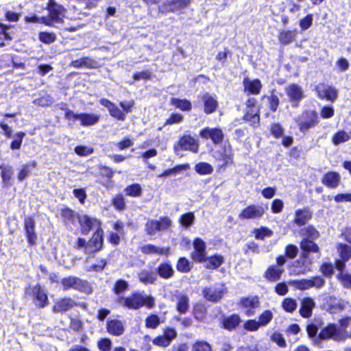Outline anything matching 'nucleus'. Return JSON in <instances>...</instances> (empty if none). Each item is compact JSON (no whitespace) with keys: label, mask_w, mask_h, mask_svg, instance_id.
Returning <instances> with one entry per match:
<instances>
[{"label":"nucleus","mask_w":351,"mask_h":351,"mask_svg":"<svg viewBox=\"0 0 351 351\" xmlns=\"http://www.w3.org/2000/svg\"><path fill=\"white\" fill-rule=\"evenodd\" d=\"M265 213L263 207L252 204L244 208L239 215L241 219H256L261 218Z\"/></svg>","instance_id":"13"},{"label":"nucleus","mask_w":351,"mask_h":351,"mask_svg":"<svg viewBox=\"0 0 351 351\" xmlns=\"http://www.w3.org/2000/svg\"><path fill=\"white\" fill-rule=\"evenodd\" d=\"M176 302V310L181 314H185L189 308V298L186 294L178 291L173 295Z\"/></svg>","instance_id":"20"},{"label":"nucleus","mask_w":351,"mask_h":351,"mask_svg":"<svg viewBox=\"0 0 351 351\" xmlns=\"http://www.w3.org/2000/svg\"><path fill=\"white\" fill-rule=\"evenodd\" d=\"M78 219L82 228V232L84 234H87L94 227L99 226V222L96 219L91 218L86 215L79 216Z\"/></svg>","instance_id":"23"},{"label":"nucleus","mask_w":351,"mask_h":351,"mask_svg":"<svg viewBox=\"0 0 351 351\" xmlns=\"http://www.w3.org/2000/svg\"><path fill=\"white\" fill-rule=\"evenodd\" d=\"M193 313L195 319L202 321L206 316V308L203 304L197 303L193 306Z\"/></svg>","instance_id":"42"},{"label":"nucleus","mask_w":351,"mask_h":351,"mask_svg":"<svg viewBox=\"0 0 351 351\" xmlns=\"http://www.w3.org/2000/svg\"><path fill=\"white\" fill-rule=\"evenodd\" d=\"M36 165V162L33 161L31 165L29 164H25L23 165L21 169L19 170V172L18 173V180L19 181H23L25 178H27L31 171V167H35Z\"/></svg>","instance_id":"41"},{"label":"nucleus","mask_w":351,"mask_h":351,"mask_svg":"<svg viewBox=\"0 0 351 351\" xmlns=\"http://www.w3.org/2000/svg\"><path fill=\"white\" fill-rule=\"evenodd\" d=\"M315 306V301L311 298H304L301 302L300 314L304 318H308L312 315L313 309Z\"/></svg>","instance_id":"26"},{"label":"nucleus","mask_w":351,"mask_h":351,"mask_svg":"<svg viewBox=\"0 0 351 351\" xmlns=\"http://www.w3.org/2000/svg\"><path fill=\"white\" fill-rule=\"evenodd\" d=\"M260 327L258 322L254 319L247 320L244 324V328L249 331H256Z\"/></svg>","instance_id":"63"},{"label":"nucleus","mask_w":351,"mask_h":351,"mask_svg":"<svg viewBox=\"0 0 351 351\" xmlns=\"http://www.w3.org/2000/svg\"><path fill=\"white\" fill-rule=\"evenodd\" d=\"M176 268L179 271L186 273L189 272L191 267L189 261L186 258H180L177 263Z\"/></svg>","instance_id":"54"},{"label":"nucleus","mask_w":351,"mask_h":351,"mask_svg":"<svg viewBox=\"0 0 351 351\" xmlns=\"http://www.w3.org/2000/svg\"><path fill=\"white\" fill-rule=\"evenodd\" d=\"M25 234L29 245H35L37 240V235L35 232V222L32 217H26L24 221Z\"/></svg>","instance_id":"18"},{"label":"nucleus","mask_w":351,"mask_h":351,"mask_svg":"<svg viewBox=\"0 0 351 351\" xmlns=\"http://www.w3.org/2000/svg\"><path fill=\"white\" fill-rule=\"evenodd\" d=\"M300 234L304 237V239L309 240H315L319 237V232L312 226H308L302 228Z\"/></svg>","instance_id":"35"},{"label":"nucleus","mask_w":351,"mask_h":351,"mask_svg":"<svg viewBox=\"0 0 351 351\" xmlns=\"http://www.w3.org/2000/svg\"><path fill=\"white\" fill-rule=\"evenodd\" d=\"M283 269L273 265L269 267L265 273V277L270 281H276L280 279Z\"/></svg>","instance_id":"33"},{"label":"nucleus","mask_w":351,"mask_h":351,"mask_svg":"<svg viewBox=\"0 0 351 351\" xmlns=\"http://www.w3.org/2000/svg\"><path fill=\"white\" fill-rule=\"evenodd\" d=\"M313 241V240H309L308 239H303L300 242V247L302 250V257L305 259L304 263H305L308 258V253H317L319 252V247ZM304 265V268L301 271H298V274H305L311 271V263Z\"/></svg>","instance_id":"6"},{"label":"nucleus","mask_w":351,"mask_h":351,"mask_svg":"<svg viewBox=\"0 0 351 351\" xmlns=\"http://www.w3.org/2000/svg\"><path fill=\"white\" fill-rule=\"evenodd\" d=\"M127 195L131 197H141L142 195V188L138 184H133L125 189Z\"/></svg>","instance_id":"44"},{"label":"nucleus","mask_w":351,"mask_h":351,"mask_svg":"<svg viewBox=\"0 0 351 351\" xmlns=\"http://www.w3.org/2000/svg\"><path fill=\"white\" fill-rule=\"evenodd\" d=\"M61 283L64 290L73 289L86 293H90L92 288L90 284L86 281L75 276H68L61 280Z\"/></svg>","instance_id":"4"},{"label":"nucleus","mask_w":351,"mask_h":351,"mask_svg":"<svg viewBox=\"0 0 351 351\" xmlns=\"http://www.w3.org/2000/svg\"><path fill=\"white\" fill-rule=\"evenodd\" d=\"M49 15L42 17V23L47 25H53L55 23H62L65 14L64 8L56 3H48Z\"/></svg>","instance_id":"3"},{"label":"nucleus","mask_w":351,"mask_h":351,"mask_svg":"<svg viewBox=\"0 0 351 351\" xmlns=\"http://www.w3.org/2000/svg\"><path fill=\"white\" fill-rule=\"evenodd\" d=\"M119 302L129 309L137 310L143 306L151 308L155 305V300L151 295H144L141 293L135 292L128 297H121Z\"/></svg>","instance_id":"1"},{"label":"nucleus","mask_w":351,"mask_h":351,"mask_svg":"<svg viewBox=\"0 0 351 351\" xmlns=\"http://www.w3.org/2000/svg\"><path fill=\"white\" fill-rule=\"evenodd\" d=\"M38 38L41 42L46 44H50L56 40V36L53 33L40 32L39 34Z\"/></svg>","instance_id":"56"},{"label":"nucleus","mask_w":351,"mask_h":351,"mask_svg":"<svg viewBox=\"0 0 351 351\" xmlns=\"http://www.w3.org/2000/svg\"><path fill=\"white\" fill-rule=\"evenodd\" d=\"M316 91L320 99H326L328 101H333L337 97V90L326 84H319L316 87Z\"/></svg>","instance_id":"16"},{"label":"nucleus","mask_w":351,"mask_h":351,"mask_svg":"<svg viewBox=\"0 0 351 351\" xmlns=\"http://www.w3.org/2000/svg\"><path fill=\"white\" fill-rule=\"evenodd\" d=\"M103 230L98 228L86 246V253L93 254L101 250L103 245Z\"/></svg>","instance_id":"12"},{"label":"nucleus","mask_w":351,"mask_h":351,"mask_svg":"<svg viewBox=\"0 0 351 351\" xmlns=\"http://www.w3.org/2000/svg\"><path fill=\"white\" fill-rule=\"evenodd\" d=\"M171 220L167 217H162L159 221L149 219L145 224V231L149 235H154L158 231L167 230L171 226Z\"/></svg>","instance_id":"7"},{"label":"nucleus","mask_w":351,"mask_h":351,"mask_svg":"<svg viewBox=\"0 0 351 351\" xmlns=\"http://www.w3.org/2000/svg\"><path fill=\"white\" fill-rule=\"evenodd\" d=\"M171 104L176 108L184 111H189L191 109V104L187 99H180L177 98H171Z\"/></svg>","instance_id":"40"},{"label":"nucleus","mask_w":351,"mask_h":351,"mask_svg":"<svg viewBox=\"0 0 351 351\" xmlns=\"http://www.w3.org/2000/svg\"><path fill=\"white\" fill-rule=\"evenodd\" d=\"M25 293L27 295L32 293L34 298L36 305L40 308L45 306L48 304L47 295L39 285H36L32 288L30 287L27 288Z\"/></svg>","instance_id":"10"},{"label":"nucleus","mask_w":351,"mask_h":351,"mask_svg":"<svg viewBox=\"0 0 351 351\" xmlns=\"http://www.w3.org/2000/svg\"><path fill=\"white\" fill-rule=\"evenodd\" d=\"M335 332L336 328L334 325H330L323 328L319 333L317 338L315 339V344L318 346L320 341L332 338L335 334Z\"/></svg>","instance_id":"30"},{"label":"nucleus","mask_w":351,"mask_h":351,"mask_svg":"<svg viewBox=\"0 0 351 351\" xmlns=\"http://www.w3.org/2000/svg\"><path fill=\"white\" fill-rule=\"evenodd\" d=\"M202 100L204 101V110L205 113L211 114L216 110L218 106V102L215 97L208 93H206L203 95Z\"/></svg>","instance_id":"28"},{"label":"nucleus","mask_w":351,"mask_h":351,"mask_svg":"<svg viewBox=\"0 0 351 351\" xmlns=\"http://www.w3.org/2000/svg\"><path fill=\"white\" fill-rule=\"evenodd\" d=\"M322 182L328 188L335 189L341 182V176L335 171L327 172L324 175Z\"/></svg>","instance_id":"22"},{"label":"nucleus","mask_w":351,"mask_h":351,"mask_svg":"<svg viewBox=\"0 0 351 351\" xmlns=\"http://www.w3.org/2000/svg\"><path fill=\"white\" fill-rule=\"evenodd\" d=\"M191 351H212V349L206 341H197L193 344Z\"/></svg>","instance_id":"49"},{"label":"nucleus","mask_w":351,"mask_h":351,"mask_svg":"<svg viewBox=\"0 0 351 351\" xmlns=\"http://www.w3.org/2000/svg\"><path fill=\"white\" fill-rule=\"evenodd\" d=\"M223 258L222 256L215 255L209 258H206V268L209 269H215L218 268L223 263Z\"/></svg>","instance_id":"38"},{"label":"nucleus","mask_w":351,"mask_h":351,"mask_svg":"<svg viewBox=\"0 0 351 351\" xmlns=\"http://www.w3.org/2000/svg\"><path fill=\"white\" fill-rule=\"evenodd\" d=\"M313 20V17L311 14L300 19L299 25L301 29L303 31L308 29L312 25Z\"/></svg>","instance_id":"58"},{"label":"nucleus","mask_w":351,"mask_h":351,"mask_svg":"<svg viewBox=\"0 0 351 351\" xmlns=\"http://www.w3.org/2000/svg\"><path fill=\"white\" fill-rule=\"evenodd\" d=\"M157 273L160 277L164 279H169L173 276L174 270L169 263H164L158 267Z\"/></svg>","instance_id":"31"},{"label":"nucleus","mask_w":351,"mask_h":351,"mask_svg":"<svg viewBox=\"0 0 351 351\" xmlns=\"http://www.w3.org/2000/svg\"><path fill=\"white\" fill-rule=\"evenodd\" d=\"M285 5L287 7L288 12L291 14L300 11L301 8L300 5L295 3L293 0H286Z\"/></svg>","instance_id":"62"},{"label":"nucleus","mask_w":351,"mask_h":351,"mask_svg":"<svg viewBox=\"0 0 351 351\" xmlns=\"http://www.w3.org/2000/svg\"><path fill=\"white\" fill-rule=\"evenodd\" d=\"M271 340L276 343L280 347H286V341L282 334L275 332L271 337Z\"/></svg>","instance_id":"59"},{"label":"nucleus","mask_w":351,"mask_h":351,"mask_svg":"<svg viewBox=\"0 0 351 351\" xmlns=\"http://www.w3.org/2000/svg\"><path fill=\"white\" fill-rule=\"evenodd\" d=\"M195 221V215L193 213L189 212L182 215L180 218V223L184 227L187 228L193 224Z\"/></svg>","instance_id":"47"},{"label":"nucleus","mask_w":351,"mask_h":351,"mask_svg":"<svg viewBox=\"0 0 351 351\" xmlns=\"http://www.w3.org/2000/svg\"><path fill=\"white\" fill-rule=\"evenodd\" d=\"M192 0H165L158 5V11L162 14L168 12L181 13L191 3Z\"/></svg>","instance_id":"5"},{"label":"nucleus","mask_w":351,"mask_h":351,"mask_svg":"<svg viewBox=\"0 0 351 351\" xmlns=\"http://www.w3.org/2000/svg\"><path fill=\"white\" fill-rule=\"evenodd\" d=\"M299 130L302 133H306L308 130L315 128L319 123L317 112L314 110H304L295 119Z\"/></svg>","instance_id":"2"},{"label":"nucleus","mask_w":351,"mask_h":351,"mask_svg":"<svg viewBox=\"0 0 351 351\" xmlns=\"http://www.w3.org/2000/svg\"><path fill=\"white\" fill-rule=\"evenodd\" d=\"M339 278L344 287L351 288V274L341 273Z\"/></svg>","instance_id":"64"},{"label":"nucleus","mask_w":351,"mask_h":351,"mask_svg":"<svg viewBox=\"0 0 351 351\" xmlns=\"http://www.w3.org/2000/svg\"><path fill=\"white\" fill-rule=\"evenodd\" d=\"M107 262L104 258H100L97 263L93 264L88 268V271H101L106 267Z\"/></svg>","instance_id":"60"},{"label":"nucleus","mask_w":351,"mask_h":351,"mask_svg":"<svg viewBox=\"0 0 351 351\" xmlns=\"http://www.w3.org/2000/svg\"><path fill=\"white\" fill-rule=\"evenodd\" d=\"M82 126H90L96 124L100 119V116L93 113H80L77 116Z\"/></svg>","instance_id":"27"},{"label":"nucleus","mask_w":351,"mask_h":351,"mask_svg":"<svg viewBox=\"0 0 351 351\" xmlns=\"http://www.w3.org/2000/svg\"><path fill=\"white\" fill-rule=\"evenodd\" d=\"M243 119L251 123L254 127H256L259 123V116L256 112H247L243 117Z\"/></svg>","instance_id":"55"},{"label":"nucleus","mask_w":351,"mask_h":351,"mask_svg":"<svg viewBox=\"0 0 351 351\" xmlns=\"http://www.w3.org/2000/svg\"><path fill=\"white\" fill-rule=\"evenodd\" d=\"M233 152L231 145L225 143L219 152H216L214 157L218 160L223 162V165L226 166L228 164L233 163Z\"/></svg>","instance_id":"15"},{"label":"nucleus","mask_w":351,"mask_h":351,"mask_svg":"<svg viewBox=\"0 0 351 351\" xmlns=\"http://www.w3.org/2000/svg\"><path fill=\"white\" fill-rule=\"evenodd\" d=\"M138 276L139 280L145 285L154 284L157 279L156 276L152 271L145 269L141 271Z\"/></svg>","instance_id":"36"},{"label":"nucleus","mask_w":351,"mask_h":351,"mask_svg":"<svg viewBox=\"0 0 351 351\" xmlns=\"http://www.w3.org/2000/svg\"><path fill=\"white\" fill-rule=\"evenodd\" d=\"M227 290L224 285H219L212 287H205L202 289V294L204 298L212 302H219L226 293Z\"/></svg>","instance_id":"8"},{"label":"nucleus","mask_w":351,"mask_h":351,"mask_svg":"<svg viewBox=\"0 0 351 351\" xmlns=\"http://www.w3.org/2000/svg\"><path fill=\"white\" fill-rule=\"evenodd\" d=\"M338 250L343 261H348L351 257V247L348 245L343 243L339 244Z\"/></svg>","instance_id":"48"},{"label":"nucleus","mask_w":351,"mask_h":351,"mask_svg":"<svg viewBox=\"0 0 351 351\" xmlns=\"http://www.w3.org/2000/svg\"><path fill=\"white\" fill-rule=\"evenodd\" d=\"M0 169L3 183L8 184L13 173L12 167L1 165Z\"/></svg>","instance_id":"51"},{"label":"nucleus","mask_w":351,"mask_h":351,"mask_svg":"<svg viewBox=\"0 0 351 351\" xmlns=\"http://www.w3.org/2000/svg\"><path fill=\"white\" fill-rule=\"evenodd\" d=\"M241 322L240 317L238 315L233 314L223 319V328L232 330L234 329Z\"/></svg>","instance_id":"34"},{"label":"nucleus","mask_w":351,"mask_h":351,"mask_svg":"<svg viewBox=\"0 0 351 351\" xmlns=\"http://www.w3.org/2000/svg\"><path fill=\"white\" fill-rule=\"evenodd\" d=\"M107 331L114 336H120L125 331V326L122 321L113 319H108L106 324Z\"/></svg>","instance_id":"24"},{"label":"nucleus","mask_w":351,"mask_h":351,"mask_svg":"<svg viewBox=\"0 0 351 351\" xmlns=\"http://www.w3.org/2000/svg\"><path fill=\"white\" fill-rule=\"evenodd\" d=\"M95 61L88 57H84L80 60H73L70 66L74 68H91L95 64Z\"/></svg>","instance_id":"37"},{"label":"nucleus","mask_w":351,"mask_h":351,"mask_svg":"<svg viewBox=\"0 0 351 351\" xmlns=\"http://www.w3.org/2000/svg\"><path fill=\"white\" fill-rule=\"evenodd\" d=\"M291 284L300 290H306L312 287L320 289L324 285L325 280L320 276H314L311 279L293 280Z\"/></svg>","instance_id":"9"},{"label":"nucleus","mask_w":351,"mask_h":351,"mask_svg":"<svg viewBox=\"0 0 351 351\" xmlns=\"http://www.w3.org/2000/svg\"><path fill=\"white\" fill-rule=\"evenodd\" d=\"M350 139V136L343 130H340L337 132L332 137V143L338 145L341 143H345Z\"/></svg>","instance_id":"45"},{"label":"nucleus","mask_w":351,"mask_h":351,"mask_svg":"<svg viewBox=\"0 0 351 351\" xmlns=\"http://www.w3.org/2000/svg\"><path fill=\"white\" fill-rule=\"evenodd\" d=\"M180 145L182 149L190 150L197 153L199 149L198 141L190 135H185L180 140Z\"/></svg>","instance_id":"25"},{"label":"nucleus","mask_w":351,"mask_h":351,"mask_svg":"<svg viewBox=\"0 0 351 351\" xmlns=\"http://www.w3.org/2000/svg\"><path fill=\"white\" fill-rule=\"evenodd\" d=\"M311 218V213L308 209H300L295 212L294 222L298 226L304 225Z\"/></svg>","instance_id":"32"},{"label":"nucleus","mask_w":351,"mask_h":351,"mask_svg":"<svg viewBox=\"0 0 351 351\" xmlns=\"http://www.w3.org/2000/svg\"><path fill=\"white\" fill-rule=\"evenodd\" d=\"M286 93L290 99V101L295 103V106L304 97L302 88L297 84H293L286 88Z\"/></svg>","instance_id":"19"},{"label":"nucleus","mask_w":351,"mask_h":351,"mask_svg":"<svg viewBox=\"0 0 351 351\" xmlns=\"http://www.w3.org/2000/svg\"><path fill=\"white\" fill-rule=\"evenodd\" d=\"M273 231L267 227H261L254 230L255 238L256 239L263 240L267 237H271Z\"/></svg>","instance_id":"46"},{"label":"nucleus","mask_w":351,"mask_h":351,"mask_svg":"<svg viewBox=\"0 0 351 351\" xmlns=\"http://www.w3.org/2000/svg\"><path fill=\"white\" fill-rule=\"evenodd\" d=\"M283 309L288 313L293 312L297 308V302L295 300L287 298L282 302Z\"/></svg>","instance_id":"50"},{"label":"nucleus","mask_w":351,"mask_h":351,"mask_svg":"<svg viewBox=\"0 0 351 351\" xmlns=\"http://www.w3.org/2000/svg\"><path fill=\"white\" fill-rule=\"evenodd\" d=\"M195 170L201 175L211 174L213 172V167L207 162H199L195 165Z\"/></svg>","instance_id":"43"},{"label":"nucleus","mask_w":351,"mask_h":351,"mask_svg":"<svg viewBox=\"0 0 351 351\" xmlns=\"http://www.w3.org/2000/svg\"><path fill=\"white\" fill-rule=\"evenodd\" d=\"M160 324V318L157 315H150L145 319V326L148 328L155 329Z\"/></svg>","instance_id":"53"},{"label":"nucleus","mask_w":351,"mask_h":351,"mask_svg":"<svg viewBox=\"0 0 351 351\" xmlns=\"http://www.w3.org/2000/svg\"><path fill=\"white\" fill-rule=\"evenodd\" d=\"M199 136L205 139L210 138L213 143L215 144L221 143L223 141L224 137V134L221 129L208 127L203 129L200 132Z\"/></svg>","instance_id":"14"},{"label":"nucleus","mask_w":351,"mask_h":351,"mask_svg":"<svg viewBox=\"0 0 351 351\" xmlns=\"http://www.w3.org/2000/svg\"><path fill=\"white\" fill-rule=\"evenodd\" d=\"M75 306H79L83 308H86V304L84 303H77L71 298H64L58 300L53 306V311L54 313L65 312L73 308Z\"/></svg>","instance_id":"11"},{"label":"nucleus","mask_w":351,"mask_h":351,"mask_svg":"<svg viewBox=\"0 0 351 351\" xmlns=\"http://www.w3.org/2000/svg\"><path fill=\"white\" fill-rule=\"evenodd\" d=\"M192 258L194 261L202 263L206 261V252L198 251L194 250L192 252Z\"/></svg>","instance_id":"61"},{"label":"nucleus","mask_w":351,"mask_h":351,"mask_svg":"<svg viewBox=\"0 0 351 351\" xmlns=\"http://www.w3.org/2000/svg\"><path fill=\"white\" fill-rule=\"evenodd\" d=\"M243 86L246 91L254 95L258 94L262 87L260 80H251L247 77L244 79Z\"/></svg>","instance_id":"29"},{"label":"nucleus","mask_w":351,"mask_h":351,"mask_svg":"<svg viewBox=\"0 0 351 351\" xmlns=\"http://www.w3.org/2000/svg\"><path fill=\"white\" fill-rule=\"evenodd\" d=\"M296 35V31H283L279 35V40L281 43L287 45L295 40Z\"/></svg>","instance_id":"39"},{"label":"nucleus","mask_w":351,"mask_h":351,"mask_svg":"<svg viewBox=\"0 0 351 351\" xmlns=\"http://www.w3.org/2000/svg\"><path fill=\"white\" fill-rule=\"evenodd\" d=\"M100 104L108 110L109 113L112 117L120 121H124L125 119V114L110 100L107 99H101L100 100Z\"/></svg>","instance_id":"21"},{"label":"nucleus","mask_w":351,"mask_h":351,"mask_svg":"<svg viewBox=\"0 0 351 351\" xmlns=\"http://www.w3.org/2000/svg\"><path fill=\"white\" fill-rule=\"evenodd\" d=\"M272 318V312L269 310H266L259 316L258 322L261 326H265L271 321Z\"/></svg>","instance_id":"52"},{"label":"nucleus","mask_w":351,"mask_h":351,"mask_svg":"<svg viewBox=\"0 0 351 351\" xmlns=\"http://www.w3.org/2000/svg\"><path fill=\"white\" fill-rule=\"evenodd\" d=\"M239 304L241 308L246 309V315L252 316L254 314L253 309L258 307L259 301L256 296L242 298H241Z\"/></svg>","instance_id":"17"},{"label":"nucleus","mask_w":351,"mask_h":351,"mask_svg":"<svg viewBox=\"0 0 351 351\" xmlns=\"http://www.w3.org/2000/svg\"><path fill=\"white\" fill-rule=\"evenodd\" d=\"M128 289V283L124 280H118L114 285V291L119 295Z\"/></svg>","instance_id":"57"}]
</instances>
